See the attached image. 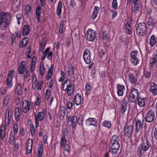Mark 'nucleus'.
Masks as SVG:
<instances>
[{
	"label": "nucleus",
	"instance_id": "f257e3e1",
	"mask_svg": "<svg viewBox=\"0 0 157 157\" xmlns=\"http://www.w3.org/2000/svg\"><path fill=\"white\" fill-rule=\"evenodd\" d=\"M11 17L10 13H0V29L5 30L11 22Z\"/></svg>",
	"mask_w": 157,
	"mask_h": 157
},
{
	"label": "nucleus",
	"instance_id": "f03ea898",
	"mask_svg": "<svg viewBox=\"0 0 157 157\" xmlns=\"http://www.w3.org/2000/svg\"><path fill=\"white\" fill-rule=\"evenodd\" d=\"M62 88L63 91H67V94L68 96L73 95L74 91L75 86L74 85L71 84L70 80L67 79L63 83Z\"/></svg>",
	"mask_w": 157,
	"mask_h": 157
},
{
	"label": "nucleus",
	"instance_id": "7ed1b4c3",
	"mask_svg": "<svg viewBox=\"0 0 157 157\" xmlns=\"http://www.w3.org/2000/svg\"><path fill=\"white\" fill-rule=\"evenodd\" d=\"M149 148L150 146L148 140L147 139L143 140L138 149V155L142 156L144 154V152L149 149Z\"/></svg>",
	"mask_w": 157,
	"mask_h": 157
},
{
	"label": "nucleus",
	"instance_id": "20e7f679",
	"mask_svg": "<svg viewBox=\"0 0 157 157\" xmlns=\"http://www.w3.org/2000/svg\"><path fill=\"white\" fill-rule=\"evenodd\" d=\"M136 35L138 36H142L146 34L147 28L145 23H139L137 25L136 29Z\"/></svg>",
	"mask_w": 157,
	"mask_h": 157
},
{
	"label": "nucleus",
	"instance_id": "39448f33",
	"mask_svg": "<svg viewBox=\"0 0 157 157\" xmlns=\"http://www.w3.org/2000/svg\"><path fill=\"white\" fill-rule=\"evenodd\" d=\"M139 95L138 90L135 88L131 90L128 97V100L130 102L135 103Z\"/></svg>",
	"mask_w": 157,
	"mask_h": 157
},
{
	"label": "nucleus",
	"instance_id": "423d86ee",
	"mask_svg": "<svg viewBox=\"0 0 157 157\" xmlns=\"http://www.w3.org/2000/svg\"><path fill=\"white\" fill-rule=\"evenodd\" d=\"M33 108L32 103L26 100H24L22 104L21 110L25 113H28Z\"/></svg>",
	"mask_w": 157,
	"mask_h": 157
},
{
	"label": "nucleus",
	"instance_id": "0eeeda50",
	"mask_svg": "<svg viewBox=\"0 0 157 157\" xmlns=\"http://www.w3.org/2000/svg\"><path fill=\"white\" fill-rule=\"evenodd\" d=\"M138 53V52L136 50H134L130 53V61L134 66H137L139 63Z\"/></svg>",
	"mask_w": 157,
	"mask_h": 157
},
{
	"label": "nucleus",
	"instance_id": "6e6552de",
	"mask_svg": "<svg viewBox=\"0 0 157 157\" xmlns=\"http://www.w3.org/2000/svg\"><path fill=\"white\" fill-rule=\"evenodd\" d=\"M91 53L89 50L85 49L83 52V57L85 62L87 64H90L92 61L91 55Z\"/></svg>",
	"mask_w": 157,
	"mask_h": 157
},
{
	"label": "nucleus",
	"instance_id": "1a4fd4ad",
	"mask_svg": "<svg viewBox=\"0 0 157 157\" xmlns=\"http://www.w3.org/2000/svg\"><path fill=\"white\" fill-rule=\"evenodd\" d=\"M14 71L12 70L9 72L7 77L6 79L5 83L9 88H11L13 86L12 79Z\"/></svg>",
	"mask_w": 157,
	"mask_h": 157
},
{
	"label": "nucleus",
	"instance_id": "9d476101",
	"mask_svg": "<svg viewBox=\"0 0 157 157\" xmlns=\"http://www.w3.org/2000/svg\"><path fill=\"white\" fill-rule=\"evenodd\" d=\"M96 37L95 31L90 29H88L86 33V38L89 41H93Z\"/></svg>",
	"mask_w": 157,
	"mask_h": 157
},
{
	"label": "nucleus",
	"instance_id": "9b49d317",
	"mask_svg": "<svg viewBox=\"0 0 157 157\" xmlns=\"http://www.w3.org/2000/svg\"><path fill=\"white\" fill-rule=\"evenodd\" d=\"M11 8L14 12H17L19 10L21 7V0H11Z\"/></svg>",
	"mask_w": 157,
	"mask_h": 157
},
{
	"label": "nucleus",
	"instance_id": "f8f14e48",
	"mask_svg": "<svg viewBox=\"0 0 157 157\" xmlns=\"http://www.w3.org/2000/svg\"><path fill=\"white\" fill-rule=\"evenodd\" d=\"M155 115L154 112L151 110L146 114L145 117L146 121L148 123L152 122L155 119Z\"/></svg>",
	"mask_w": 157,
	"mask_h": 157
},
{
	"label": "nucleus",
	"instance_id": "ddd939ff",
	"mask_svg": "<svg viewBox=\"0 0 157 157\" xmlns=\"http://www.w3.org/2000/svg\"><path fill=\"white\" fill-rule=\"evenodd\" d=\"M77 117L75 116H72L69 117L68 119V122L71 123L72 128L75 129L76 127V121Z\"/></svg>",
	"mask_w": 157,
	"mask_h": 157
},
{
	"label": "nucleus",
	"instance_id": "4468645a",
	"mask_svg": "<svg viewBox=\"0 0 157 157\" xmlns=\"http://www.w3.org/2000/svg\"><path fill=\"white\" fill-rule=\"evenodd\" d=\"M144 122L143 118L142 121L139 119H137L135 121L136 131L138 132L143 127V124Z\"/></svg>",
	"mask_w": 157,
	"mask_h": 157
},
{
	"label": "nucleus",
	"instance_id": "2eb2a0df",
	"mask_svg": "<svg viewBox=\"0 0 157 157\" xmlns=\"http://www.w3.org/2000/svg\"><path fill=\"white\" fill-rule=\"evenodd\" d=\"M149 90L152 93L153 95H157V85L154 82L151 83Z\"/></svg>",
	"mask_w": 157,
	"mask_h": 157
},
{
	"label": "nucleus",
	"instance_id": "dca6fc26",
	"mask_svg": "<svg viewBox=\"0 0 157 157\" xmlns=\"http://www.w3.org/2000/svg\"><path fill=\"white\" fill-rule=\"evenodd\" d=\"M117 89L118 96H123L124 91L125 90V86L124 85L118 84L117 85Z\"/></svg>",
	"mask_w": 157,
	"mask_h": 157
},
{
	"label": "nucleus",
	"instance_id": "f3484780",
	"mask_svg": "<svg viewBox=\"0 0 157 157\" xmlns=\"http://www.w3.org/2000/svg\"><path fill=\"white\" fill-rule=\"evenodd\" d=\"M132 127L131 126L126 125L124 129V135L125 136L128 137H130L132 134Z\"/></svg>",
	"mask_w": 157,
	"mask_h": 157
},
{
	"label": "nucleus",
	"instance_id": "a211bd4d",
	"mask_svg": "<svg viewBox=\"0 0 157 157\" xmlns=\"http://www.w3.org/2000/svg\"><path fill=\"white\" fill-rule=\"evenodd\" d=\"M111 147L109 151L114 154H116L120 147L119 144H111Z\"/></svg>",
	"mask_w": 157,
	"mask_h": 157
},
{
	"label": "nucleus",
	"instance_id": "6ab92c4d",
	"mask_svg": "<svg viewBox=\"0 0 157 157\" xmlns=\"http://www.w3.org/2000/svg\"><path fill=\"white\" fill-rule=\"evenodd\" d=\"M33 141L31 139H28L26 144V153L30 154L32 152Z\"/></svg>",
	"mask_w": 157,
	"mask_h": 157
},
{
	"label": "nucleus",
	"instance_id": "aec40b11",
	"mask_svg": "<svg viewBox=\"0 0 157 157\" xmlns=\"http://www.w3.org/2000/svg\"><path fill=\"white\" fill-rule=\"evenodd\" d=\"M58 115L61 120H64L65 116V109L64 107L61 106L59 107Z\"/></svg>",
	"mask_w": 157,
	"mask_h": 157
},
{
	"label": "nucleus",
	"instance_id": "412c9836",
	"mask_svg": "<svg viewBox=\"0 0 157 157\" xmlns=\"http://www.w3.org/2000/svg\"><path fill=\"white\" fill-rule=\"evenodd\" d=\"M97 123V121L94 118H89L86 121V124L88 126H95Z\"/></svg>",
	"mask_w": 157,
	"mask_h": 157
},
{
	"label": "nucleus",
	"instance_id": "4be33fe9",
	"mask_svg": "<svg viewBox=\"0 0 157 157\" xmlns=\"http://www.w3.org/2000/svg\"><path fill=\"white\" fill-rule=\"evenodd\" d=\"M25 62L24 61H21V65L19 66L18 72L19 74H22L25 71H26V67H25Z\"/></svg>",
	"mask_w": 157,
	"mask_h": 157
},
{
	"label": "nucleus",
	"instance_id": "5701e85b",
	"mask_svg": "<svg viewBox=\"0 0 157 157\" xmlns=\"http://www.w3.org/2000/svg\"><path fill=\"white\" fill-rule=\"evenodd\" d=\"M128 80L132 84H135L137 81L136 77L132 74H129L128 76Z\"/></svg>",
	"mask_w": 157,
	"mask_h": 157
},
{
	"label": "nucleus",
	"instance_id": "b1692460",
	"mask_svg": "<svg viewBox=\"0 0 157 157\" xmlns=\"http://www.w3.org/2000/svg\"><path fill=\"white\" fill-rule=\"evenodd\" d=\"M21 110L18 107L16 108L14 113V117L17 121H19L21 118Z\"/></svg>",
	"mask_w": 157,
	"mask_h": 157
},
{
	"label": "nucleus",
	"instance_id": "393cba45",
	"mask_svg": "<svg viewBox=\"0 0 157 157\" xmlns=\"http://www.w3.org/2000/svg\"><path fill=\"white\" fill-rule=\"evenodd\" d=\"M36 80L37 78L35 75V76L33 77L32 79L33 83H34V81L35 80V82H36V87H37V89L38 90H40L41 89L42 85L44 84V82L42 81L38 82V81H36Z\"/></svg>",
	"mask_w": 157,
	"mask_h": 157
},
{
	"label": "nucleus",
	"instance_id": "a878e982",
	"mask_svg": "<svg viewBox=\"0 0 157 157\" xmlns=\"http://www.w3.org/2000/svg\"><path fill=\"white\" fill-rule=\"evenodd\" d=\"M63 8L62 3V2L59 1L58 3L57 8H56V14L59 16L60 17L59 18H60L61 15V12L62 11V9Z\"/></svg>",
	"mask_w": 157,
	"mask_h": 157
},
{
	"label": "nucleus",
	"instance_id": "bb28decb",
	"mask_svg": "<svg viewBox=\"0 0 157 157\" xmlns=\"http://www.w3.org/2000/svg\"><path fill=\"white\" fill-rule=\"evenodd\" d=\"M125 31L126 33L128 34H131L132 32V28L131 27L130 23L127 21L126 24Z\"/></svg>",
	"mask_w": 157,
	"mask_h": 157
},
{
	"label": "nucleus",
	"instance_id": "cd10ccee",
	"mask_svg": "<svg viewBox=\"0 0 157 157\" xmlns=\"http://www.w3.org/2000/svg\"><path fill=\"white\" fill-rule=\"evenodd\" d=\"M65 21L62 20L60 21L59 26V32L61 35H62L65 30V27L64 26Z\"/></svg>",
	"mask_w": 157,
	"mask_h": 157
},
{
	"label": "nucleus",
	"instance_id": "c85d7f7f",
	"mask_svg": "<svg viewBox=\"0 0 157 157\" xmlns=\"http://www.w3.org/2000/svg\"><path fill=\"white\" fill-rule=\"evenodd\" d=\"M82 101V97L79 94H76L74 98V101L77 105H79Z\"/></svg>",
	"mask_w": 157,
	"mask_h": 157
},
{
	"label": "nucleus",
	"instance_id": "c756f323",
	"mask_svg": "<svg viewBox=\"0 0 157 157\" xmlns=\"http://www.w3.org/2000/svg\"><path fill=\"white\" fill-rule=\"evenodd\" d=\"M41 8L40 6H37L36 8V18L37 21L39 22L40 21V15L41 12Z\"/></svg>",
	"mask_w": 157,
	"mask_h": 157
},
{
	"label": "nucleus",
	"instance_id": "7c9ffc66",
	"mask_svg": "<svg viewBox=\"0 0 157 157\" xmlns=\"http://www.w3.org/2000/svg\"><path fill=\"white\" fill-rule=\"evenodd\" d=\"M146 98H139L138 99V104L140 107H144L145 105Z\"/></svg>",
	"mask_w": 157,
	"mask_h": 157
},
{
	"label": "nucleus",
	"instance_id": "2f4dec72",
	"mask_svg": "<svg viewBox=\"0 0 157 157\" xmlns=\"http://www.w3.org/2000/svg\"><path fill=\"white\" fill-rule=\"evenodd\" d=\"M44 113L43 111L41 112H39L38 113L37 115H35V120H36L37 121H39L40 122L42 121L44 118Z\"/></svg>",
	"mask_w": 157,
	"mask_h": 157
},
{
	"label": "nucleus",
	"instance_id": "473e14b6",
	"mask_svg": "<svg viewBox=\"0 0 157 157\" xmlns=\"http://www.w3.org/2000/svg\"><path fill=\"white\" fill-rule=\"evenodd\" d=\"M128 102L126 101L123 102L121 105V112L123 114H124L128 107Z\"/></svg>",
	"mask_w": 157,
	"mask_h": 157
},
{
	"label": "nucleus",
	"instance_id": "72a5a7b5",
	"mask_svg": "<svg viewBox=\"0 0 157 157\" xmlns=\"http://www.w3.org/2000/svg\"><path fill=\"white\" fill-rule=\"evenodd\" d=\"M156 37L154 35H153L150 38L149 41L150 45L151 47H153L156 43Z\"/></svg>",
	"mask_w": 157,
	"mask_h": 157
},
{
	"label": "nucleus",
	"instance_id": "f704fd0d",
	"mask_svg": "<svg viewBox=\"0 0 157 157\" xmlns=\"http://www.w3.org/2000/svg\"><path fill=\"white\" fill-rule=\"evenodd\" d=\"M140 7V6L138 4H135L134 8L132 10V13L135 14H140V11L139 10Z\"/></svg>",
	"mask_w": 157,
	"mask_h": 157
},
{
	"label": "nucleus",
	"instance_id": "c9c22d12",
	"mask_svg": "<svg viewBox=\"0 0 157 157\" xmlns=\"http://www.w3.org/2000/svg\"><path fill=\"white\" fill-rule=\"evenodd\" d=\"M29 39L28 38H25L23 39L21 42L19 44V46L20 48H23L25 47L27 44Z\"/></svg>",
	"mask_w": 157,
	"mask_h": 157
},
{
	"label": "nucleus",
	"instance_id": "e433bc0d",
	"mask_svg": "<svg viewBox=\"0 0 157 157\" xmlns=\"http://www.w3.org/2000/svg\"><path fill=\"white\" fill-rule=\"evenodd\" d=\"M120 140L119 137L117 136L114 135L112 138L111 143L113 144H119Z\"/></svg>",
	"mask_w": 157,
	"mask_h": 157
},
{
	"label": "nucleus",
	"instance_id": "4c0bfd02",
	"mask_svg": "<svg viewBox=\"0 0 157 157\" xmlns=\"http://www.w3.org/2000/svg\"><path fill=\"white\" fill-rule=\"evenodd\" d=\"M156 20L154 19L151 17H148L147 20V23L149 25L154 26L156 22Z\"/></svg>",
	"mask_w": 157,
	"mask_h": 157
},
{
	"label": "nucleus",
	"instance_id": "58836bf2",
	"mask_svg": "<svg viewBox=\"0 0 157 157\" xmlns=\"http://www.w3.org/2000/svg\"><path fill=\"white\" fill-rule=\"evenodd\" d=\"M29 26L28 25H25L24 26L23 30L22 35H27L29 32Z\"/></svg>",
	"mask_w": 157,
	"mask_h": 157
},
{
	"label": "nucleus",
	"instance_id": "ea45409f",
	"mask_svg": "<svg viewBox=\"0 0 157 157\" xmlns=\"http://www.w3.org/2000/svg\"><path fill=\"white\" fill-rule=\"evenodd\" d=\"M15 136L12 133H11L10 135V138L9 139V143L11 145H13L14 143Z\"/></svg>",
	"mask_w": 157,
	"mask_h": 157
},
{
	"label": "nucleus",
	"instance_id": "a19ab883",
	"mask_svg": "<svg viewBox=\"0 0 157 157\" xmlns=\"http://www.w3.org/2000/svg\"><path fill=\"white\" fill-rule=\"evenodd\" d=\"M99 9L98 7L95 6L94 7V12L92 15V19L93 20H94L97 17Z\"/></svg>",
	"mask_w": 157,
	"mask_h": 157
},
{
	"label": "nucleus",
	"instance_id": "79ce46f5",
	"mask_svg": "<svg viewBox=\"0 0 157 157\" xmlns=\"http://www.w3.org/2000/svg\"><path fill=\"white\" fill-rule=\"evenodd\" d=\"M152 59L153 61L151 63L150 66L151 67H153L155 63L157 61V53L154 54L152 58Z\"/></svg>",
	"mask_w": 157,
	"mask_h": 157
},
{
	"label": "nucleus",
	"instance_id": "37998d69",
	"mask_svg": "<svg viewBox=\"0 0 157 157\" xmlns=\"http://www.w3.org/2000/svg\"><path fill=\"white\" fill-rule=\"evenodd\" d=\"M43 152V146L42 145L39 144L38 149L37 157H42Z\"/></svg>",
	"mask_w": 157,
	"mask_h": 157
},
{
	"label": "nucleus",
	"instance_id": "c03bdc74",
	"mask_svg": "<svg viewBox=\"0 0 157 157\" xmlns=\"http://www.w3.org/2000/svg\"><path fill=\"white\" fill-rule=\"evenodd\" d=\"M53 67L54 66L53 64H52L51 66L50 67L48 71V76L47 77V79L48 80H49L51 77L53 70Z\"/></svg>",
	"mask_w": 157,
	"mask_h": 157
},
{
	"label": "nucleus",
	"instance_id": "a18cd8bd",
	"mask_svg": "<svg viewBox=\"0 0 157 157\" xmlns=\"http://www.w3.org/2000/svg\"><path fill=\"white\" fill-rule=\"evenodd\" d=\"M91 87L90 86L89 84H87L86 85L85 89L86 90V92L85 93V95L86 96H87L90 94L91 92Z\"/></svg>",
	"mask_w": 157,
	"mask_h": 157
},
{
	"label": "nucleus",
	"instance_id": "49530a36",
	"mask_svg": "<svg viewBox=\"0 0 157 157\" xmlns=\"http://www.w3.org/2000/svg\"><path fill=\"white\" fill-rule=\"evenodd\" d=\"M22 87L20 84L18 85L16 89V92L18 95H21L22 94Z\"/></svg>",
	"mask_w": 157,
	"mask_h": 157
},
{
	"label": "nucleus",
	"instance_id": "de8ad7c7",
	"mask_svg": "<svg viewBox=\"0 0 157 157\" xmlns=\"http://www.w3.org/2000/svg\"><path fill=\"white\" fill-rule=\"evenodd\" d=\"M45 68L44 67V65L43 64H40V75L42 76H44L45 73Z\"/></svg>",
	"mask_w": 157,
	"mask_h": 157
},
{
	"label": "nucleus",
	"instance_id": "09e8293b",
	"mask_svg": "<svg viewBox=\"0 0 157 157\" xmlns=\"http://www.w3.org/2000/svg\"><path fill=\"white\" fill-rule=\"evenodd\" d=\"M102 125L103 126L108 128H110L111 126V123L107 121H104L102 124Z\"/></svg>",
	"mask_w": 157,
	"mask_h": 157
},
{
	"label": "nucleus",
	"instance_id": "8fccbe9b",
	"mask_svg": "<svg viewBox=\"0 0 157 157\" xmlns=\"http://www.w3.org/2000/svg\"><path fill=\"white\" fill-rule=\"evenodd\" d=\"M83 117L82 116L77 117L76 121V124L78 123L79 125H82L83 123Z\"/></svg>",
	"mask_w": 157,
	"mask_h": 157
},
{
	"label": "nucleus",
	"instance_id": "3c124183",
	"mask_svg": "<svg viewBox=\"0 0 157 157\" xmlns=\"http://www.w3.org/2000/svg\"><path fill=\"white\" fill-rule=\"evenodd\" d=\"M46 44V42L45 41H44V40L41 41L40 44V52H43Z\"/></svg>",
	"mask_w": 157,
	"mask_h": 157
},
{
	"label": "nucleus",
	"instance_id": "603ef678",
	"mask_svg": "<svg viewBox=\"0 0 157 157\" xmlns=\"http://www.w3.org/2000/svg\"><path fill=\"white\" fill-rule=\"evenodd\" d=\"M6 112L7 113V116H8V119L7 120L8 121H10L12 116V113L11 111H10V109L9 108L7 109Z\"/></svg>",
	"mask_w": 157,
	"mask_h": 157
},
{
	"label": "nucleus",
	"instance_id": "864d4df0",
	"mask_svg": "<svg viewBox=\"0 0 157 157\" xmlns=\"http://www.w3.org/2000/svg\"><path fill=\"white\" fill-rule=\"evenodd\" d=\"M31 7L30 5H27L25 7V14H29L30 13Z\"/></svg>",
	"mask_w": 157,
	"mask_h": 157
},
{
	"label": "nucleus",
	"instance_id": "5fc2aeb1",
	"mask_svg": "<svg viewBox=\"0 0 157 157\" xmlns=\"http://www.w3.org/2000/svg\"><path fill=\"white\" fill-rule=\"evenodd\" d=\"M74 67L72 66L70 67L68 70V72L69 75L71 76L74 74Z\"/></svg>",
	"mask_w": 157,
	"mask_h": 157
},
{
	"label": "nucleus",
	"instance_id": "6e6d98bb",
	"mask_svg": "<svg viewBox=\"0 0 157 157\" xmlns=\"http://www.w3.org/2000/svg\"><path fill=\"white\" fill-rule=\"evenodd\" d=\"M14 133L13 134L14 136H16L18 132V125L17 124H15L13 126Z\"/></svg>",
	"mask_w": 157,
	"mask_h": 157
},
{
	"label": "nucleus",
	"instance_id": "4d7b16f0",
	"mask_svg": "<svg viewBox=\"0 0 157 157\" xmlns=\"http://www.w3.org/2000/svg\"><path fill=\"white\" fill-rule=\"evenodd\" d=\"M50 94V90L48 89H47L46 90V93L45 96V98L46 100L49 99Z\"/></svg>",
	"mask_w": 157,
	"mask_h": 157
},
{
	"label": "nucleus",
	"instance_id": "13d9d810",
	"mask_svg": "<svg viewBox=\"0 0 157 157\" xmlns=\"http://www.w3.org/2000/svg\"><path fill=\"white\" fill-rule=\"evenodd\" d=\"M73 105V103L72 102L70 101L67 102V109L69 110H71L72 109Z\"/></svg>",
	"mask_w": 157,
	"mask_h": 157
},
{
	"label": "nucleus",
	"instance_id": "bf43d9fd",
	"mask_svg": "<svg viewBox=\"0 0 157 157\" xmlns=\"http://www.w3.org/2000/svg\"><path fill=\"white\" fill-rule=\"evenodd\" d=\"M118 6L117 0H113L112 3V8L116 9Z\"/></svg>",
	"mask_w": 157,
	"mask_h": 157
},
{
	"label": "nucleus",
	"instance_id": "052dcab7",
	"mask_svg": "<svg viewBox=\"0 0 157 157\" xmlns=\"http://www.w3.org/2000/svg\"><path fill=\"white\" fill-rule=\"evenodd\" d=\"M64 151H67L68 153H69L70 151V146L68 144H66L64 145Z\"/></svg>",
	"mask_w": 157,
	"mask_h": 157
},
{
	"label": "nucleus",
	"instance_id": "680f3d73",
	"mask_svg": "<svg viewBox=\"0 0 157 157\" xmlns=\"http://www.w3.org/2000/svg\"><path fill=\"white\" fill-rule=\"evenodd\" d=\"M66 139L65 137L63 136L61 138L60 142V145L62 146H63L66 143Z\"/></svg>",
	"mask_w": 157,
	"mask_h": 157
},
{
	"label": "nucleus",
	"instance_id": "e2e57ef3",
	"mask_svg": "<svg viewBox=\"0 0 157 157\" xmlns=\"http://www.w3.org/2000/svg\"><path fill=\"white\" fill-rule=\"evenodd\" d=\"M105 54V52L103 51L102 49H101L99 51V56L100 58H102Z\"/></svg>",
	"mask_w": 157,
	"mask_h": 157
},
{
	"label": "nucleus",
	"instance_id": "0e129e2a",
	"mask_svg": "<svg viewBox=\"0 0 157 157\" xmlns=\"http://www.w3.org/2000/svg\"><path fill=\"white\" fill-rule=\"evenodd\" d=\"M0 134L1 139L2 140H4L5 137L6 135V132H0Z\"/></svg>",
	"mask_w": 157,
	"mask_h": 157
},
{
	"label": "nucleus",
	"instance_id": "69168bd1",
	"mask_svg": "<svg viewBox=\"0 0 157 157\" xmlns=\"http://www.w3.org/2000/svg\"><path fill=\"white\" fill-rule=\"evenodd\" d=\"M108 38L107 32L106 31H104L103 33L102 40H106Z\"/></svg>",
	"mask_w": 157,
	"mask_h": 157
},
{
	"label": "nucleus",
	"instance_id": "338daca9",
	"mask_svg": "<svg viewBox=\"0 0 157 157\" xmlns=\"http://www.w3.org/2000/svg\"><path fill=\"white\" fill-rule=\"evenodd\" d=\"M11 44L12 45H13V43L15 41V35L13 34H12L11 35Z\"/></svg>",
	"mask_w": 157,
	"mask_h": 157
},
{
	"label": "nucleus",
	"instance_id": "774afa93",
	"mask_svg": "<svg viewBox=\"0 0 157 157\" xmlns=\"http://www.w3.org/2000/svg\"><path fill=\"white\" fill-rule=\"evenodd\" d=\"M31 132L32 135H33L35 132V126L33 124L31 125Z\"/></svg>",
	"mask_w": 157,
	"mask_h": 157
}]
</instances>
